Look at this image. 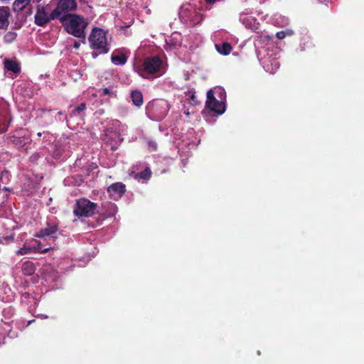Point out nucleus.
Instances as JSON below:
<instances>
[{"mask_svg":"<svg viewBox=\"0 0 364 364\" xmlns=\"http://www.w3.org/2000/svg\"><path fill=\"white\" fill-rule=\"evenodd\" d=\"M60 22L69 34L78 38H85V28L87 22L84 17L76 14L70 15L63 17Z\"/></svg>","mask_w":364,"mask_h":364,"instance_id":"nucleus-1","label":"nucleus"},{"mask_svg":"<svg viewBox=\"0 0 364 364\" xmlns=\"http://www.w3.org/2000/svg\"><path fill=\"white\" fill-rule=\"evenodd\" d=\"M90 48L95 51L92 55L96 58L99 54L107 53L109 50L107 32L100 28H92L88 38Z\"/></svg>","mask_w":364,"mask_h":364,"instance_id":"nucleus-2","label":"nucleus"},{"mask_svg":"<svg viewBox=\"0 0 364 364\" xmlns=\"http://www.w3.org/2000/svg\"><path fill=\"white\" fill-rule=\"evenodd\" d=\"M178 16L181 21L191 26L199 23L203 18L199 9L190 4H183L180 8Z\"/></svg>","mask_w":364,"mask_h":364,"instance_id":"nucleus-3","label":"nucleus"},{"mask_svg":"<svg viewBox=\"0 0 364 364\" xmlns=\"http://www.w3.org/2000/svg\"><path fill=\"white\" fill-rule=\"evenodd\" d=\"M97 204L86 198H80L77 200L73 213L77 217H91L97 209Z\"/></svg>","mask_w":364,"mask_h":364,"instance_id":"nucleus-4","label":"nucleus"},{"mask_svg":"<svg viewBox=\"0 0 364 364\" xmlns=\"http://www.w3.org/2000/svg\"><path fill=\"white\" fill-rule=\"evenodd\" d=\"M76 9L75 0H60L53 10V16L62 21L63 17L71 15L70 12L75 11Z\"/></svg>","mask_w":364,"mask_h":364,"instance_id":"nucleus-5","label":"nucleus"},{"mask_svg":"<svg viewBox=\"0 0 364 364\" xmlns=\"http://www.w3.org/2000/svg\"><path fill=\"white\" fill-rule=\"evenodd\" d=\"M169 109L170 107L168 102L164 100H154L148 105L149 112L157 120L163 119L168 113Z\"/></svg>","mask_w":364,"mask_h":364,"instance_id":"nucleus-6","label":"nucleus"},{"mask_svg":"<svg viewBox=\"0 0 364 364\" xmlns=\"http://www.w3.org/2000/svg\"><path fill=\"white\" fill-rule=\"evenodd\" d=\"M218 92L220 95V100H217L214 97V92L212 90H210L207 92V100L206 106L210 109L218 113L223 114L225 110V103L223 102V95L225 94L224 90L221 88L218 89Z\"/></svg>","mask_w":364,"mask_h":364,"instance_id":"nucleus-7","label":"nucleus"},{"mask_svg":"<svg viewBox=\"0 0 364 364\" xmlns=\"http://www.w3.org/2000/svg\"><path fill=\"white\" fill-rule=\"evenodd\" d=\"M50 8L48 6H38L36 14L35 15V23L38 26H43L48 23L50 21L56 19L53 16V10L50 12Z\"/></svg>","mask_w":364,"mask_h":364,"instance_id":"nucleus-8","label":"nucleus"},{"mask_svg":"<svg viewBox=\"0 0 364 364\" xmlns=\"http://www.w3.org/2000/svg\"><path fill=\"white\" fill-rule=\"evenodd\" d=\"M162 62L158 57L147 58L143 63V70L141 72H146L148 74L161 75Z\"/></svg>","mask_w":364,"mask_h":364,"instance_id":"nucleus-9","label":"nucleus"},{"mask_svg":"<svg viewBox=\"0 0 364 364\" xmlns=\"http://www.w3.org/2000/svg\"><path fill=\"white\" fill-rule=\"evenodd\" d=\"M125 191V186L122 183H115L107 188L109 196L117 200L119 199Z\"/></svg>","mask_w":364,"mask_h":364,"instance_id":"nucleus-10","label":"nucleus"},{"mask_svg":"<svg viewBox=\"0 0 364 364\" xmlns=\"http://www.w3.org/2000/svg\"><path fill=\"white\" fill-rule=\"evenodd\" d=\"M58 228L55 224H48L47 226L44 228H42L39 232H38L35 237L39 238H45V237H54V235L58 232Z\"/></svg>","mask_w":364,"mask_h":364,"instance_id":"nucleus-11","label":"nucleus"},{"mask_svg":"<svg viewBox=\"0 0 364 364\" xmlns=\"http://www.w3.org/2000/svg\"><path fill=\"white\" fill-rule=\"evenodd\" d=\"M9 8L0 7V28H6L9 26Z\"/></svg>","mask_w":364,"mask_h":364,"instance_id":"nucleus-12","label":"nucleus"},{"mask_svg":"<svg viewBox=\"0 0 364 364\" xmlns=\"http://www.w3.org/2000/svg\"><path fill=\"white\" fill-rule=\"evenodd\" d=\"M4 68L14 73H18L20 72V65L16 60L6 59L4 60Z\"/></svg>","mask_w":364,"mask_h":364,"instance_id":"nucleus-13","label":"nucleus"},{"mask_svg":"<svg viewBox=\"0 0 364 364\" xmlns=\"http://www.w3.org/2000/svg\"><path fill=\"white\" fill-rule=\"evenodd\" d=\"M111 60L114 65H122L127 62V57L124 53L114 52L111 57Z\"/></svg>","mask_w":364,"mask_h":364,"instance_id":"nucleus-14","label":"nucleus"},{"mask_svg":"<svg viewBox=\"0 0 364 364\" xmlns=\"http://www.w3.org/2000/svg\"><path fill=\"white\" fill-rule=\"evenodd\" d=\"M215 48L220 54L224 55H228L232 49L231 45L229 43L215 44Z\"/></svg>","mask_w":364,"mask_h":364,"instance_id":"nucleus-15","label":"nucleus"},{"mask_svg":"<svg viewBox=\"0 0 364 364\" xmlns=\"http://www.w3.org/2000/svg\"><path fill=\"white\" fill-rule=\"evenodd\" d=\"M35 266L31 261H26L22 264V272L26 275H31L35 272Z\"/></svg>","mask_w":364,"mask_h":364,"instance_id":"nucleus-16","label":"nucleus"},{"mask_svg":"<svg viewBox=\"0 0 364 364\" xmlns=\"http://www.w3.org/2000/svg\"><path fill=\"white\" fill-rule=\"evenodd\" d=\"M31 0H15L13 4L14 10L16 11H21L26 8Z\"/></svg>","mask_w":364,"mask_h":364,"instance_id":"nucleus-17","label":"nucleus"},{"mask_svg":"<svg viewBox=\"0 0 364 364\" xmlns=\"http://www.w3.org/2000/svg\"><path fill=\"white\" fill-rule=\"evenodd\" d=\"M240 19L242 20V23L245 25L246 27L250 28L251 29H256L257 28V26L256 24H257L256 19L251 16H246L242 18L241 16Z\"/></svg>","mask_w":364,"mask_h":364,"instance_id":"nucleus-18","label":"nucleus"},{"mask_svg":"<svg viewBox=\"0 0 364 364\" xmlns=\"http://www.w3.org/2000/svg\"><path fill=\"white\" fill-rule=\"evenodd\" d=\"M131 98L134 103L137 107H139L143 103V96L141 92L139 91H133L131 94Z\"/></svg>","mask_w":364,"mask_h":364,"instance_id":"nucleus-19","label":"nucleus"},{"mask_svg":"<svg viewBox=\"0 0 364 364\" xmlns=\"http://www.w3.org/2000/svg\"><path fill=\"white\" fill-rule=\"evenodd\" d=\"M31 245H32V247H35V249H33L34 252L46 253L50 249V247H49L41 250V242L37 240H32Z\"/></svg>","mask_w":364,"mask_h":364,"instance_id":"nucleus-20","label":"nucleus"},{"mask_svg":"<svg viewBox=\"0 0 364 364\" xmlns=\"http://www.w3.org/2000/svg\"><path fill=\"white\" fill-rule=\"evenodd\" d=\"M33 249H35V247H32V245H28L27 244H25L21 248H20L16 252V255H24L30 254V253L34 252Z\"/></svg>","mask_w":364,"mask_h":364,"instance_id":"nucleus-21","label":"nucleus"},{"mask_svg":"<svg viewBox=\"0 0 364 364\" xmlns=\"http://www.w3.org/2000/svg\"><path fill=\"white\" fill-rule=\"evenodd\" d=\"M100 95L103 96H109L110 97H114L116 96V92L113 89L105 87L100 90Z\"/></svg>","mask_w":364,"mask_h":364,"instance_id":"nucleus-22","label":"nucleus"},{"mask_svg":"<svg viewBox=\"0 0 364 364\" xmlns=\"http://www.w3.org/2000/svg\"><path fill=\"white\" fill-rule=\"evenodd\" d=\"M151 170L149 168H146L143 171L137 173L136 175V178H142V179H148L151 176Z\"/></svg>","mask_w":364,"mask_h":364,"instance_id":"nucleus-23","label":"nucleus"},{"mask_svg":"<svg viewBox=\"0 0 364 364\" xmlns=\"http://www.w3.org/2000/svg\"><path fill=\"white\" fill-rule=\"evenodd\" d=\"M16 38V33L14 32L9 31L7 32L4 37V40L6 43H12Z\"/></svg>","mask_w":364,"mask_h":364,"instance_id":"nucleus-24","label":"nucleus"},{"mask_svg":"<svg viewBox=\"0 0 364 364\" xmlns=\"http://www.w3.org/2000/svg\"><path fill=\"white\" fill-rule=\"evenodd\" d=\"M9 173L8 171H2L1 175H0V180L2 181V182H4V181L6 180H8L9 179Z\"/></svg>","mask_w":364,"mask_h":364,"instance_id":"nucleus-25","label":"nucleus"},{"mask_svg":"<svg viewBox=\"0 0 364 364\" xmlns=\"http://www.w3.org/2000/svg\"><path fill=\"white\" fill-rule=\"evenodd\" d=\"M274 68L270 69L269 68V65H266L267 70H269V72L273 73L274 70H276L277 68H279V65L277 61H274Z\"/></svg>","mask_w":364,"mask_h":364,"instance_id":"nucleus-26","label":"nucleus"},{"mask_svg":"<svg viewBox=\"0 0 364 364\" xmlns=\"http://www.w3.org/2000/svg\"><path fill=\"white\" fill-rule=\"evenodd\" d=\"M86 108V105L85 103H81L78 107H76V111L81 112L84 111Z\"/></svg>","mask_w":364,"mask_h":364,"instance_id":"nucleus-27","label":"nucleus"},{"mask_svg":"<svg viewBox=\"0 0 364 364\" xmlns=\"http://www.w3.org/2000/svg\"><path fill=\"white\" fill-rule=\"evenodd\" d=\"M282 22L279 23L280 26H285L288 24L289 21L288 19L284 17H280Z\"/></svg>","mask_w":364,"mask_h":364,"instance_id":"nucleus-28","label":"nucleus"},{"mask_svg":"<svg viewBox=\"0 0 364 364\" xmlns=\"http://www.w3.org/2000/svg\"><path fill=\"white\" fill-rule=\"evenodd\" d=\"M276 36L279 39H283L286 37L283 31L277 32Z\"/></svg>","mask_w":364,"mask_h":364,"instance_id":"nucleus-29","label":"nucleus"},{"mask_svg":"<svg viewBox=\"0 0 364 364\" xmlns=\"http://www.w3.org/2000/svg\"><path fill=\"white\" fill-rule=\"evenodd\" d=\"M285 36H291L294 34V31L291 29H287L283 31Z\"/></svg>","mask_w":364,"mask_h":364,"instance_id":"nucleus-30","label":"nucleus"},{"mask_svg":"<svg viewBox=\"0 0 364 364\" xmlns=\"http://www.w3.org/2000/svg\"><path fill=\"white\" fill-rule=\"evenodd\" d=\"M149 145L150 147H151L154 150L156 148V144L154 141L149 142Z\"/></svg>","mask_w":364,"mask_h":364,"instance_id":"nucleus-31","label":"nucleus"},{"mask_svg":"<svg viewBox=\"0 0 364 364\" xmlns=\"http://www.w3.org/2000/svg\"><path fill=\"white\" fill-rule=\"evenodd\" d=\"M218 0H205L207 4H215Z\"/></svg>","mask_w":364,"mask_h":364,"instance_id":"nucleus-32","label":"nucleus"},{"mask_svg":"<svg viewBox=\"0 0 364 364\" xmlns=\"http://www.w3.org/2000/svg\"><path fill=\"white\" fill-rule=\"evenodd\" d=\"M79 47H80V43H77V42H76V43H75V44H74V48H78Z\"/></svg>","mask_w":364,"mask_h":364,"instance_id":"nucleus-33","label":"nucleus"},{"mask_svg":"<svg viewBox=\"0 0 364 364\" xmlns=\"http://www.w3.org/2000/svg\"><path fill=\"white\" fill-rule=\"evenodd\" d=\"M119 141H120V140L119 139L117 141H116V142L114 144L113 146H115V145H117V144H119Z\"/></svg>","mask_w":364,"mask_h":364,"instance_id":"nucleus-34","label":"nucleus"},{"mask_svg":"<svg viewBox=\"0 0 364 364\" xmlns=\"http://www.w3.org/2000/svg\"><path fill=\"white\" fill-rule=\"evenodd\" d=\"M321 3H324L326 1H327V0H318Z\"/></svg>","mask_w":364,"mask_h":364,"instance_id":"nucleus-35","label":"nucleus"},{"mask_svg":"<svg viewBox=\"0 0 364 364\" xmlns=\"http://www.w3.org/2000/svg\"><path fill=\"white\" fill-rule=\"evenodd\" d=\"M38 136H41V133H38Z\"/></svg>","mask_w":364,"mask_h":364,"instance_id":"nucleus-36","label":"nucleus"}]
</instances>
